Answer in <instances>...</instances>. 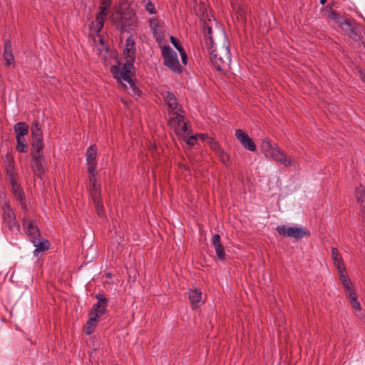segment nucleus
<instances>
[{
    "mask_svg": "<svg viewBox=\"0 0 365 365\" xmlns=\"http://www.w3.org/2000/svg\"><path fill=\"white\" fill-rule=\"evenodd\" d=\"M110 21L115 29L120 34L134 31L137 26L138 19L135 12L132 9H127L113 13L110 16Z\"/></svg>",
    "mask_w": 365,
    "mask_h": 365,
    "instance_id": "f257e3e1",
    "label": "nucleus"
},
{
    "mask_svg": "<svg viewBox=\"0 0 365 365\" xmlns=\"http://www.w3.org/2000/svg\"><path fill=\"white\" fill-rule=\"evenodd\" d=\"M210 55V61L218 71H225L231 62V55L228 45L225 43L213 47L206 48Z\"/></svg>",
    "mask_w": 365,
    "mask_h": 365,
    "instance_id": "f03ea898",
    "label": "nucleus"
},
{
    "mask_svg": "<svg viewBox=\"0 0 365 365\" xmlns=\"http://www.w3.org/2000/svg\"><path fill=\"white\" fill-rule=\"evenodd\" d=\"M23 226L26 229V232L29 237L31 242L34 244L36 249L34 255H38V252L47 250L49 248L50 243L48 240H41L38 227L31 221H26V216L23 219Z\"/></svg>",
    "mask_w": 365,
    "mask_h": 365,
    "instance_id": "7ed1b4c3",
    "label": "nucleus"
},
{
    "mask_svg": "<svg viewBox=\"0 0 365 365\" xmlns=\"http://www.w3.org/2000/svg\"><path fill=\"white\" fill-rule=\"evenodd\" d=\"M136 43L132 35H130L125 41V48L123 50V56L125 62L123 63L120 70L132 71L134 69L133 63L135 60Z\"/></svg>",
    "mask_w": 365,
    "mask_h": 365,
    "instance_id": "20e7f679",
    "label": "nucleus"
},
{
    "mask_svg": "<svg viewBox=\"0 0 365 365\" xmlns=\"http://www.w3.org/2000/svg\"><path fill=\"white\" fill-rule=\"evenodd\" d=\"M162 56L164 65L176 73H182V67L179 63L177 53L170 46L165 45L162 47Z\"/></svg>",
    "mask_w": 365,
    "mask_h": 365,
    "instance_id": "39448f33",
    "label": "nucleus"
},
{
    "mask_svg": "<svg viewBox=\"0 0 365 365\" xmlns=\"http://www.w3.org/2000/svg\"><path fill=\"white\" fill-rule=\"evenodd\" d=\"M120 63L118 65L112 66L110 68V72L113 76L114 78H115L119 83H120L121 86L126 87L125 84H124L122 81L127 82L129 83L130 88L133 90V92L135 95H138L140 93V90L135 86V84L130 76L134 73L133 70L132 71H122L120 70Z\"/></svg>",
    "mask_w": 365,
    "mask_h": 365,
    "instance_id": "423d86ee",
    "label": "nucleus"
},
{
    "mask_svg": "<svg viewBox=\"0 0 365 365\" xmlns=\"http://www.w3.org/2000/svg\"><path fill=\"white\" fill-rule=\"evenodd\" d=\"M276 230L282 236L292 237L297 240L310 235V232L305 227H288L283 225L277 226Z\"/></svg>",
    "mask_w": 365,
    "mask_h": 365,
    "instance_id": "0eeeda50",
    "label": "nucleus"
},
{
    "mask_svg": "<svg viewBox=\"0 0 365 365\" xmlns=\"http://www.w3.org/2000/svg\"><path fill=\"white\" fill-rule=\"evenodd\" d=\"M169 119V125L175 129L177 135H182L187 132V127L184 121V116L179 113H171Z\"/></svg>",
    "mask_w": 365,
    "mask_h": 365,
    "instance_id": "6e6552de",
    "label": "nucleus"
},
{
    "mask_svg": "<svg viewBox=\"0 0 365 365\" xmlns=\"http://www.w3.org/2000/svg\"><path fill=\"white\" fill-rule=\"evenodd\" d=\"M101 6L100 11L96 17V29L99 32L104 26V22L107 18L108 9L111 5V0H101Z\"/></svg>",
    "mask_w": 365,
    "mask_h": 365,
    "instance_id": "1a4fd4ad",
    "label": "nucleus"
},
{
    "mask_svg": "<svg viewBox=\"0 0 365 365\" xmlns=\"http://www.w3.org/2000/svg\"><path fill=\"white\" fill-rule=\"evenodd\" d=\"M235 137L245 149H247L252 152L256 150L257 146L255 142L242 129H237L235 130Z\"/></svg>",
    "mask_w": 365,
    "mask_h": 365,
    "instance_id": "9d476101",
    "label": "nucleus"
},
{
    "mask_svg": "<svg viewBox=\"0 0 365 365\" xmlns=\"http://www.w3.org/2000/svg\"><path fill=\"white\" fill-rule=\"evenodd\" d=\"M31 167L36 176L41 178L45 173L46 160L43 155L31 156Z\"/></svg>",
    "mask_w": 365,
    "mask_h": 365,
    "instance_id": "9b49d317",
    "label": "nucleus"
},
{
    "mask_svg": "<svg viewBox=\"0 0 365 365\" xmlns=\"http://www.w3.org/2000/svg\"><path fill=\"white\" fill-rule=\"evenodd\" d=\"M96 298L98 299V302L93 306L92 309L90 312V315H93L100 318L107 311L106 307L108 299L106 297H104L102 294L97 295Z\"/></svg>",
    "mask_w": 365,
    "mask_h": 365,
    "instance_id": "f8f14e48",
    "label": "nucleus"
},
{
    "mask_svg": "<svg viewBox=\"0 0 365 365\" xmlns=\"http://www.w3.org/2000/svg\"><path fill=\"white\" fill-rule=\"evenodd\" d=\"M268 158H271L274 161L279 162L286 167L292 165V160L287 158L285 152L280 149L278 145H275L273 150L269 153Z\"/></svg>",
    "mask_w": 365,
    "mask_h": 365,
    "instance_id": "ddd939ff",
    "label": "nucleus"
},
{
    "mask_svg": "<svg viewBox=\"0 0 365 365\" xmlns=\"http://www.w3.org/2000/svg\"><path fill=\"white\" fill-rule=\"evenodd\" d=\"M97 147L96 145H91L86 151V160L88 167V173H93V170H96L97 162Z\"/></svg>",
    "mask_w": 365,
    "mask_h": 365,
    "instance_id": "4468645a",
    "label": "nucleus"
},
{
    "mask_svg": "<svg viewBox=\"0 0 365 365\" xmlns=\"http://www.w3.org/2000/svg\"><path fill=\"white\" fill-rule=\"evenodd\" d=\"M212 245L215 248L216 256L220 261L225 260L226 254L225 247L221 242L220 236L218 234H215L212 238Z\"/></svg>",
    "mask_w": 365,
    "mask_h": 365,
    "instance_id": "2eb2a0df",
    "label": "nucleus"
},
{
    "mask_svg": "<svg viewBox=\"0 0 365 365\" xmlns=\"http://www.w3.org/2000/svg\"><path fill=\"white\" fill-rule=\"evenodd\" d=\"M163 98L173 113H178V111L182 110V106L178 104L177 98L173 93L170 91L165 92Z\"/></svg>",
    "mask_w": 365,
    "mask_h": 365,
    "instance_id": "dca6fc26",
    "label": "nucleus"
},
{
    "mask_svg": "<svg viewBox=\"0 0 365 365\" xmlns=\"http://www.w3.org/2000/svg\"><path fill=\"white\" fill-rule=\"evenodd\" d=\"M12 193L14 195L16 200H18L19 202L21 209L24 212H27L28 209H27L26 200L24 192L23 190L21 189V187L20 186L15 187L14 185V188L12 189Z\"/></svg>",
    "mask_w": 365,
    "mask_h": 365,
    "instance_id": "f3484780",
    "label": "nucleus"
},
{
    "mask_svg": "<svg viewBox=\"0 0 365 365\" xmlns=\"http://www.w3.org/2000/svg\"><path fill=\"white\" fill-rule=\"evenodd\" d=\"M331 257L334 264L336 267L338 272L346 271L342 257L337 248H331Z\"/></svg>",
    "mask_w": 365,
    "mask_h": 365,
    "instance_id": "a211bd4d",
    "label": "nucleus"
},
{
    "mask_svg": "<svg viewBox=\"0 0 365 365\" xmlns=\"http://www.w3.org/2000/svg\"><path fill=\"white\" fill-rule=\"evenodd\" d=\"M4 59L7 66H11L14 63V57L12 53V43L11 40H6L4 43Z\"/></svg>",
    "mask_w": 365,
    "mask_h": 365,
    "instance_id": "6ab92c4d",
    "label": "nucleus"
},
{
    "mask_svg": "<svg viewBox=\"0 0 365 365\" xmlns=\"http://www.w3.org/2000/svg\"><path fill=\"white\" fill-rule=\"evenodd\" d=\"M29 125L25 122H19L14 126L16 138H21L29 134Z\"/></svg>",
    "mask_w": 365,
    "mask_h": 365,
    "instance_id": "aec40b11",
    "label": "nucleus"
},
{
    "mask_svg": "<svg viewBox=\"0 0 365 365\" xmlns=\"http://www.w3.org/2000/svg\"><path fill=\"white\" fill-rule=\"evenodd\" d=\"M32 146V151H31V156H38L40 157V155H43V138H33V142L31 144Z\"/></svg>",
    "mask_w": 365,
    "mask_h": 365,
    "instance_id": "412c9836",
    "label": "nucleus"
},
{
    "mask_svg": "<svg viewBox=\"0 0 365 365\" xmlns=\"http://www.w3.org/2000/svg\"><path fill=\"white\" fill-rule=\"evenodd\" d=\"M188 297L192 307L196 308L200 305L202 292L200 290L196 289L189 291Z\"/></svg>",
    "mask_w": 365,
    "mask_h": 365,
    "instance_id": "4be33fe9",
    "label": "nucleus"
},
{
    "mask_svg": "<svg viewBox=\"0 0 365 365\" xmlns=\"http://www.w3.org/2000/svg\"><path fill=\"white\" fill-rule=\"evenodd\" d=\"M148 24L154 36L157 38L162 37L163 31L159 24L158 19L157 17H152L148 20Z\"/></svg>",
    "mask_w": 365,
    "mask_h": 365,
    "instance_id": "5701e85b",
    "label": "nucleus"
},
{
    "mask_svg": "<svg viewBox=\"0 0 365 365\" xmlns=\"http://www.w3.org/2000/svg\"><path fill=\"white\" fill-rule=\"evenodd\" d=\"M4 222L8 220H14L16 217L14 212L9 202H6L2 207Z\"/></svg>",
    "mask_w": 365,
    "mask_h": 365,
    "instance_id": "b1692460",
    "label": "nucleus"
},
{
    "mask_svg": "<svg viewBox=\"0 0 365 365\" xmlns=\"http://www.w3.org/2000/svg\"><path fill=\"white\" fill-rule=\"evenodd\" d=\"M203 33L205 48L213 47L214 41L211 36L212 28L206 24H204Z\"/></svg>",
    "mask_w": 365,
    "mask_h": 365,
    "instance_id": "393cba45",
    "label": "nucleus"
},
{
    "mask_svg": "<svg viewBox=\"0 0 365 365\" xmlns=\"http://www.w3.org/2000/svg\"><path fill=\"white\" fill-rule=\"evenodd\" d=\"M98 319L99 317H98L90 315V318L87 321L84 328V331L86 334H91L94 331L95 328L96 327V322L98 320Z\"/></svg>",
    "mask_w": 365,
    "mask_h": 365,
    "instance_id": "a878e982",
    "label": "nucleus"
},
{
    "mask_svg": "<svg viewBox=\"0 0 365 365\" xmlns=\"http://www.w3.org/2000/svg\"><path fill=\"white\" fill-rule=\"evenodd\" d=\"M275 145L276 144H272L271 140L268 138L262 140L260 148L267 158H268L269 153L273 150Z\"/></svg>",
    "mask_w": 365,
    "mask_h": 365,
    "instance_id": "bb28decb",
    "label": "nucleus"
},
{
    "mask_svg": "<svg viewBox=\"0 0 365 365\" xmlns=\"http://www.w3.org/2000/svg\"><path fill=\"white\" fill-rule=\"evenodd\" d=\"M355 197L361 208H365V190L362 185L356 188Z\"/></svg>",
    "mask_w": 365,
    "mask_h": 365,
    "instance_id": "cd10ccee",
    "label": "nucleus"
},
{
    "mask_svg": "<svg viewBox=\"0 0 365 365\" xmlns=\"http://www.w3.org/2000/svg\"><path fill=\"white\" fill-rule=\"evenodd\" d=\"M31 131L33 138H43L41 126L38 120H34L31 126Z\"/></svg>",
    "mask_w": 365,
    "mask_h": 365,
    "instance_id": "c85d7f7f",
    "label": "nucleus"
},
{
    "mask_svg": "<svg viewBox=\"0 0 365 365\" xmlns=\"http://www.w3.org/2000/svg\"><path fill=\"white\" fill-rule=\"evenodd\" d=\"M16 149L17 151L21 153H26L28 151V144L25 139V137H21V138H16Z\"/></svg>",
    "mask_w": 365,
    "mask_h": 365,
    "instance_id": "c756f323",
    "label": "nucleus"
},
{
    "mask_svg": "<svg viewBox=\"0 0 365 365\" xmlns=\"http://www.w3.org/2000/svg\"><path fill=\"white\" fill-rule=\"evenodd\" d=\"M349 297L351 298V304L354 309L360 311L361 309L360 303L357 300V296L356 294L353 292L352 290H350L349 292Z\"/></svg>",
    "mask_w": 365,
    "mask_h": 365,
    "instance_id": "7c9ffc66",
    "label": "nucleus"
},
{
    "mask_svg": "<svg viewBox=\"0 0 365 365\" xmlns=\"http://www.w3.org/2000/svg\"><path fill=\"white\" fill-rule=\"evenodd\" d=\"M344 272L345 271L339 272V278H340V280H341L343 286L346 289V292H349L350 290H352L351 289V283H350V282L348 281V279L346 278V276L344 274Z\"/></svg>",
    "mask_w": 365,
    "mask_h": 365,
    "instance_id": "2f4dec72",
    "label": "nucleus"
},
{
    "mask_svg": "<svg viewBox=\"0 0 365 365\" xmlns=\"http://www.w3.org/2000/svg\"><path fill=\"white\" fill-rule=\"evenodd\" d=\"M354 24L352 21L345 19L339 26L344 32L348 33L354 26Z\"/></svg>",
    "mask_w": 365,
    "mask_h": 365,
    "instance_id": "473e14b6",
    "label": "nucleus"
},
{
    "mask_svg": "<svg viewBox=\"0 0 365 365\" xmlns=\"http://www.w3.org/2000/svg\"><path fill=\"white\" fill-rule=\"evenodd\" d=\"M329 18L331 19V20H333L334 21V23H336V24H338L339 26H340V24L343 22V21L345 19L344 18H343L342 16H341L338 13L335 12V11H331L329 15H328Z\"/></svg>",
    "mask_w": 365,
    "mask_h": 365,
    "instance_id": "72a5a7b5",
    "label": "nucleus"
},
{
    "mask_svg": "<svg viewBox=\"0 0 365 365\" xmlns=\"http://www.w3.org/2000/svg\"><path fill=\"white\" fill-rule=\"evenodd\" d=\"M6 226L9 228L10 231H19V225L17 223L16 217L14 218V220H8L4 222Z\"/></svg>",
    "mask_w": 365,
    "mask_h": 365,
    "instance_id": "f704fd0d",
    "label": "nucleus"
},
{
    "mask_svg": "<svg viewBox=\"0 0 365 365\" xmlns=\"http://www.w3.org/2000/svg\"><path fill=\"white\" fill-rule=\"evenodd\" d=\"M145 10L150 14H156L157 11L155 4L150 0H143Z\"/></svg>",
    "mask_w": 365,
    "mask_h": 365,
    "instance_id": "c9c22d12",
    "label": "nucleus"
},
{
    "mask_svg": "<svg viewBox=\"0 0 365 365\" xmlns=\"http://www.w3.org/2000/svg\"><path fill=\"white\" fill-rule=\"evenodd\" d=\"M91 195L92 197L93 203L102 201L100 191L96 187L92 189L91 191Z\"/></svg>",
    "mask_w": 365,
    "mask_h": 365,
    "instance_id": "e433bc0d",
    "label": "nucleus"
},
{
    "mask_svg": "<svg viewBox=\"0 0 365 365\" xmlns=\"http://www.w3.org/2000/svg\"><path fill=\"white\" fill-rule=\"evenodd\" d=\"M94 206L98 215L103 216L104 214V209L102 201L95 202Z\"/></svg>",
    "mask_w": 365,
    "mask_h": 365,
    "instance_id": "4c0bfd02",
    "label": "nucleus"
},
{
    "mask_svg": "<svg viewBox=\"0 0 365 365\" xmlns=\"http://www.w3.org/2000/svg\"><path fill=\"white\" fill-rule=\"evenodd\" d=\"M346 34L349 36V38H351L355 41H358L359 38V35L358 34L356 28L355 26L351 28L350 31L346 33Z\"/></svg>",
    "mask_w": 365,
    "mask_h": 365,
    "instance_id": "58836bf2",
    "label": "nucleus"
},
{
    "mask_svg": "<svg viewBox=\"0 0 365 365\" xmlns=\"http://www.w3.org/2000/svg\"><path fill=\"white\" fill-rule=\"evenodd\" d=\"M217 155H219L221 161L222 163L226 164L227 162L229 160V156L224 151L223 149H221L220 151H218Z\"/></svg>",
    "mask_w": 365,
    "mask_h": 365,
    "instance_id": "ea45409f",
    "label": "nucleus"
},
{
    "mask_svg": "<svg viewBox=\"0 0 365 365\" xmlns=\"http://www.w3.org/2000/svg\"><path fill=\"white\" fill-rule=\"evenodd\" d=\"M170 42L172 43V44L175 46V48L178 51H181V49H184L182 48V46L180 45L179 40L178 38H176L175 37L172 36L170 37Z\"/></svg>",
    "mask_w": 365,
    "mask_h": 365,
    "instance_id": "a19ab883",
    "label": "nucleus"
},
{
    "mask_svg": "<svg viewBox=\"0 0 365 365\" xmlns=\"http://www.w3.org/2000/svg\"><path fill=\"white\" fill-rule=\"evenodd\" d=\"M210 145L212 150H213L216 153H217L222 149L219 143L214 140L213 139L210 140Z\"/></svg>",
    "mask_w": 365,
    "mask_h": 365,
    "instance_id": "79ce46f5",
    "label": "nucleus"
},
{
    "mask_svg": "<svg viewBox=\"0 0 365 365\" xmlns=\"http://www.w3.org/2000/svg\"><path fill=\"white\" fill-rule=\"evenodd\" d=\"M14 165H13V159L11 157H9V163L6 166V170L7 173L10 175V174L14 173Z\"/></svg>",
    "mask_w": 365,
    "mask_h": 365,
    "instance_id": "37998d69",
    "label": "nucleus"
},
{
    "mask_svg": "<svg viewBox=\"0 0 365 365\" xmlns=\"http://www.w3.org/2000/svg\"><path fill=\"white\" fill-rule=\"evenodd\" d=\"M90 182L93 185V188L96 187V170H93V173H88Z\"/></svg>",
    "mask_w": 365,
    "mask_h": 365,
    "instance_id": "c03bdc74",
    "label": "nucleus"
},
{
    "mask_svg": "<svg viewBox=\"0 0 365 365\" xmlns=\"http://www.w3.org/2000/svg\"><path fill=\"white\" fill-rule=\"evenodd\" d=\"M9 181H10V183L11 185V187H12V189L14 188V185L16 187V186H20L16 180V178H15V176H14V173H11L10 174V176H9Z\"/></svg>",
    "mask_w": 365,
    "mask_h": 365,
    "instance_id": "a18cd8bd",
    "label": "nucleus"
},
{
    "mask_svg": "<svg viewBox=\"0 0 365 365\" xmlns=\"http://www.w3.org/2000/svg\"><path fill=\"white\" fill-rule=\"evenodd\" d=\"M179 52L181 56L182 63H184L185 65L187 64V56L185 53V51L184 49H181V51H180Z\"/></svg>",
    "mask_w": 365,
    "mask_h": 365,
    "instance_id": "49530a36",
    "label": "nucleus"
},
{
    "mask_svg": "<svg viewBox=\"0 0 365 365\" xmlns=\"http://www.w3.org/2000/svg\"><path fill=\"white\" fill-rule=\"evenodd\" d=\"M197 142V138L195 136H190L187 141V143L190 145H194Z\"/></svg>",
    "mask_w": 365,
    "mask_h": 365,
    "instance_id": "de8ad7c7",
    "label": "nucleus"
},
{
    "mask_svg": "<svg viewBox=\"0 0 365 365\" xmlns=\"http://www.w3.org/2000/svg\"><path fill=\"white\" fill-rule=\"evenodd\" d=\"M359 74L361 79L365 83V72L360 71Z\"/></svg>",
    "mask_w": 365,
    "mask_h": 365,
    "instance_id": "09e8293b",
    "label": "nucleus"
},
{
    "mask_svg": "<svg viewBox=\"0 0 365 365\" xmlns=\"http://www.w3.org/2000/svg\"><path fill=\"white\" fill-rule=\"evenodd\" d=\"M199 137H200V138L203 140H205V138H208L207 137V135H205V134H202V135H200Z\"/></svg>",
    "mask_w": 365,
    "mask_h": 365,
    "instance_id": "8fccbe9b",
    "label": "nucleus"
},
{
    "mask_svg": "<svg viewBox=\"0 0 365 365\" xmlns=\"http://www.w3.org/2000/svg\"><path fill=\"white\" fill-rule=\"evenodd\" d=\"M327 0H320V3L322 4H324L327 2Z\"/></svg>",
    "mask_w": 365,
    "mask_h": 365,
    "instance_id": "3c124183",
    "label": "nucleus"
}]
</instances>
